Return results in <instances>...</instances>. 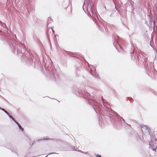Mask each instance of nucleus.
Returning <instances> with one entry per match:
<instances>
[{"label":"nucleus","mask_w":157,"mask_h":157,"mask_svg":"<svg viewBox=\"0 0 157 157\" xmlns=\"http://www.w3.org/2000/svg\"><path fill=\"white\" fill-rule=\"evenodd\" d=\"M2 109V108H1L0 107V109Z\"/></svg>","instance_id":"nucleus-14"},{"label":"nucleus","mask_w":157,"mask_h":157,"mask_svg":"<svg viewBox=\"0 0 157 157\" xmlns=\"http://www.w3.org/2000/svg\"><path fill=\"white\" fill-rule=\"evenodd\" d=\"M89 10H90L91 12L93 14V11L92 10V7L91 6V5H90L89 6Z\"/></svg>","instance_id":"nucleus-4"},{"label":"nucleus","mask_w":157,"mask_h":157,"mask_svg":"<svg viewBox=\"0 0 157 157\" xmlns=\"http://www.w3.org/2000/svg\"><path fill=\"white\" fill-rule=\"evenodd\" d=\"M43 140H48V139L47 138H45H45H44V139H43Z\"/></svg>","instance_id":"nucleus-12"},{"label":"nucleus","mask_w":157,"mask_h":157,"mask_svg":"<svg viewBox=\"0 0 157 157\" xmlns=\"http://www.w3.org/2000/svg\"><path fill=\"white\" fill-rule=\"evenodd\" d=\"M15 123L17 124V125H18L19 127V128L21 129L22 131H23V130H24V128H23L21 126V125L19 124L16 121H15Z\"/></svg>","instance_id":"nucleus-3"},{"label":"nucleus","mask_w":157,"mask_h":157,"mask_svg":"<svg viewBox=\"0 0 157 157\" xmlns=\"http://www.w3.org/2000/svg\"><path fill=\"white\" fill-rule=\"evenodd\" d=\"M1 110H2L4 112V111H5V110L4 109H1Z\"/></svg>","instance_id":"nucleus-8"},{"label":"nucleus","mask_w":157,"mask_h":157,"mask_svg":"<svg viewBox=\"0 0 157 157\" xmlns=\"http://www.w3.org/2000/svg\"><path fill=\"white\" fill-rule=\"evenodd\" d=\"M55 154V153H50V154H48V155H51V154Z\"/></svg>","instance_id":"nucleus-10"},{"label":"nucleus","mask_w":157,"mask_h":157,"mask_svg":"<svg viewBox=\"0 0 157 157\" xmlns=\"http://www.w3.org/2000/svg\"><path fill=\"white\" fill-rule=\"evenodd\" d=\"M150 134L151 139L149 143V145L153 150L155 151L156 150L157 146L155 144V142H156L155 139L154 138V136L153 135H151Z\"/></svg>","instance_id":"nucleus-1"},{"label":"nucleus","mask_w":157,"mask_h":157,"mask_svg":"<svg viewBox=\"0 0 157 157\" xmlns=\"http://www.w3.org/2000/svg\"><path fill=\"white\" fill-rule=\"evenodd\" d=\"M87 10L88 11H89V9H88V8H87Z\"/></svg>","instance_id":"nucleus-13"},{"label":"nucleus","mask_w":157,"mask_h":157,"mask_svg":"<svg viewBox=\"0 0 157 157\" xmlns=\"http://www.w3.org/2000/svg\"><path fill=\"white\" fill-rule=\"evenodd\" d=\"M95 155L97 157H101V156L100 155H99L98 154H95Z\"/></svg>","instance_id":"nucleus-5"},{"label":"nucleus","mask_w":157,"mask_h":157,"mask_svg":"<svg viewBox=\"0 0 157 157\" xmlns=\"http://www.w3.org/2000/svg\"><path fill=\"white\" fill-rule=\"evenodd\" d=\"M12 120L14 121V122H15V121H16L15 120V119L13 118H13H12Z\"/></svg>","instance_id":"nucleus-7"},{"label":"nucleus","mask_w":157,"mask_h":157,"mask_svg":"<svg viewBox=\"0 0 157 157\" xmlns=\"http://www.w3.org/2000/svg\"><path fill=\"white\" fill-rule=\"evenodd\" d=\"M47 156H48V155H47V156H46V157H47Z\"/></svg>","instance_id":"nucleus-15"},{"label":"nucleus","mask_w":157,"mask_h":157,"mask_svg":"<svg viewBox=\"0 0 157 157\" xmlns=\"http://www.w3.org/2000/svg\"><path fill=\"white\" fill-rule=\"evenodd\" d=\"M8 116L9 117H10V118H11V119H12V118H13V117L11 116V115H9V116Z\"/></svg>","instance_id":"nucleus-9"},{"label":"nucleus","mask_w":157,"mask_h":157,"mask_svg":"<svg viewBox=\"0 0 157 157\" xmlns=\"http://www.w3.org/2000/svg\"><path fill=\"white\" fill-rule=\"evenodd\" d=\"M4 112L8 116H9V113L6 111L5 110V111H4Z\"/></svg>","instance_id":"nucleus-6"},{"label":"nucleus","mask_w":157,"mask_h":157,"mask_svg":"<svg viewBox=\"0 0 157 157\" xmlns=\"http://www.w3.org/2000/svg\"><path fill=\"white\" fill-rule=\"evenodd\" d=\"M140 128H142V130H144V129L146 130V129H148V127H147V126H146V125H140Z\"/></svg>","instance_id":"nucleus-2"},{"label":"nucleus","mask_w":157,"mask_h":157,"mask_svg":"<svg viewBox=\"0 0 157 157\" xmlns=\"http://www.w3.org/2000/svg\"><path fill=\"white\" fill-rule=\"evenodd\" d=\"M83 153H84V154H87V155H88V153H84V152H82Z\"/></svg>","instance_id":"nucleus-11"}]
</instances>
